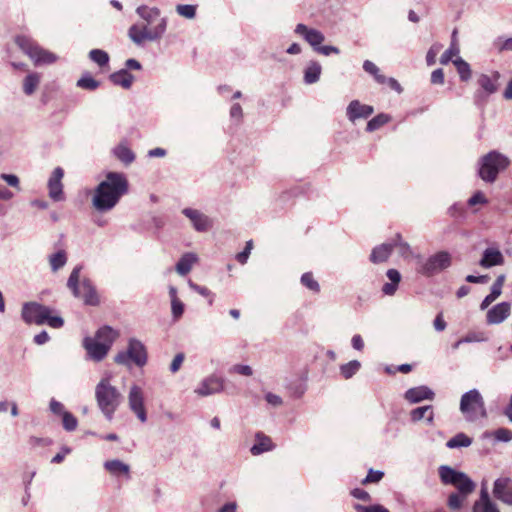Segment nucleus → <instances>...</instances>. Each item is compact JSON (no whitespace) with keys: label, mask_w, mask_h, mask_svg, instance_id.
<instances>
[{"label":"nucleus","mask_w":512,"mask_h":512,"mask_svg":"<svg viewBox=\"0 0 512 512\" xmlns=\"http://www.w3.org/2000/svg\"><path fill=\"white\" fill-rule=\"evenodd\" d=\"M128 190L129 183L123 173L108 172L105 179L94 190L92 206L98 212H108L118 204Z\"/></svg>","instance_id":"nucleus-1"},{"label":"nucleus","mask_w":512,"mask_h":512,"mask_svg":"<svg viewBox=\"0 0 512 512\" xmlns=\"http://www.w3.org/2000/svg\"><path fill=\"white\" fill-rule=\"evenodd\" d=\"M119 389L111 384L109 377H103L95 386V400L103 416L111 421L123 402Z\"/></svg>","instance_id":"nucleus-2"},{"label":"nucleus","mask_w":512,"mask_h":512,"mask_svg":"<svg viewBox=\"0 0 512 512\" xmlns=\"http://www.w3.org/2000/svg\"><path fill=\"white\" fill-rule=\"evenodd\" d=\"M51 308L37 302H26L22 306L21 317L26 324L43 325L58 329L64 325L60 316H52Z\"/></svg>","instance_id":"nucleus-3"},{"label":"nucleus","mask_w":512,"mask_h":512,"mask_svg":"<svg viewBox=\"0 0 512 512\" xmlns=\"http://www.w3.org/2000/svg\"><path fill=\"white\" fill-rule=\"evenodd\" d=\"M510 165L509 158L499 151L492 150L478 161V176L486 183H494L500 172Z\"/></svg>","instance_id":"nucleus-4"},{"label":"nucleus","mask_w":512,"mask_h":512,"mask_svg":"<svg viewBox=\"0 0 512 512\" xmlns=\"http://www.w3.org/2000/svg\"><path fill=\"white\" fill-rule=\"evenodd\" d=\"M81 270V265L73 268L67 281V287L71 290L74 297L83 299L86 305L97 306L99 304V297L92 281L89 278H84L81 284H79Z\"/></svg>","instance_id":"nucleus-5"},{"label":"nucleus","mask_w":512,"mask_h":512,"mask_svg":"<svg viewBox=\"0 0 512 512\" xmlns=\"http://www.w3.org/2000/svg\"><path fill=\"white\" fill-rule=\"evenodd\" d=\"M438 474L444 485L454 486L463 497H468L476 488V484L466 473L448 465H441Z\"/></svg>","instance_id":"nucleus-6"},{"label":"nucleus","mask_w":512,"mask_h":512,"mask_svg":"<svg viewBox=\"0 0 512 512\" xmlns=\"http://www.w3.org/2000/svg\"><path fill=\"white\" fill-rule=\"evenodd\" d=\"M167 29V19H161L156 25L147 23L133 24L128 30V36L137 46H142L145 41H158Z\"/></svg>","instance_id":"nucleus-7"},{"label":"nucleus","mask_w":512,"mask_h":512,"mask_svg":"<svg viewBox=\"0 0 512 512\" xmlns=\"http://www.w3.org/2000/svg\"><path fill=\"white\" fill-rule=\"evenodd\" d=\"M460 411L469 422L486 417L485 402L477 389L469 390L461 396Z\"/></svg>","instance_id":"nucleus-8"},{"label":"nucleus","mask_w":512,"mask_h":512,"mask_svg":"<svg viewBox=\"0 0 512 512\" xmlns=\"http://www.w3.org/2000/svg\"><path fill=\"white\" fill-rule=\"evenodd\" d=\"M15 43L34 62L36 66L52 64L57 60V56L54 53L45 50L28 36H17L15 38Z\"/></svg>","instance_id":"nucleus-9"},{"label":"nucleus","mask_w":512,"mask_h":512,"mask_svg":"<svg viewBox=\"0 0 512 512\" xmlns=\"http://www.w3.org/2000/svg\"><path fill=\"white\" fill-rule=\"evenodd\" d=\"M148 359L147 350L144 344L131 338L125 351H120L114 358L115 363L129 367L132 363L138 367L146 365Z\"/></svg>","instance_id":"nucleus-10"},{"label":"nucleus","mask_w":512,"mask_h":512,"mask_svg":"<svg viewBox=\"0 0 512 512\" xmlns=\"http://www.w3.org/2000/svg\"><path fill=\"white\" fill-rule=\"evenodd\" d=\"M499 79L500 73L498 71H493L491 74L482 73L477 76L476 82L479 88L473 95V101L477 107H483L489 97L498 91Z\"/></svg>","instance_id":"nucleus-11"},{"label":"nucleus","mask_w":512,"mask_h":512,"mask_svg":"<svg viewBox=\"0 0 512 512\" xmlns=\"http://www.w3.org/2000/svg\"><path fill=\"white\" fill-rule=\"evenodd\" d=\"M452 258L447 251H440L430 256L421 266L420 272L425 276H432L451 265Z\"/></svg>","instance_id":"nucleus-12"},{"label":"nucleus","mask_w":512,"mask_h":512,"mask_svg":"<svg viewBox=\"0 0 512 512\" xmlns=\"http://www.w3.org/2000/svg\"><path fill=\"white\" fill-rule=\"evenodd\" d=\"M128 405L130 410L137 418L145 423L147 421V413L144 406V393L141 387L132 385L128 393Z\"/></svg>","instance_id":"nucleus-13"},{"label":"nucleus","mask_w":512,"mask_h":512,"mask_svg":"<svg viewBox=\"0 0 512 512\" xmlns=\"http://www.w3.org/2000/svg\"><path fill=\"white\" fill-rule=\"evenodd\" d=\"M182 213L191 221L193 228L198 232H206L213 226V220L197 209L185 208Z\"/></svg>","instance_id":"nucleus-14"},{"label":"nucleus","mask_w":512,"mask_h":512,"mask_svg":"<svg viewBox=\"0 0 512 512\" xmlns=\"http://www.w3.org/2000/svg\"><path fill=\"white\" fill-rule=\"evenodd\" d=\"M223 389L224 380L213 374L203 379L194 392L201 397H206L220 393Z\"/></svg>","instance_id":"nucleus-15"},{"label":"nucleus","mask_w":512,"mask_h":512,"mask_svg":"<svg viewBox=\"0 0 512 512\" xmlns=\"http://www.w3.org/2000/svg\"><path fill=\"white\" fill-rule=\"evenodd\" d=\"M493 495L496 499L512 506V479L509 477H500L495 480Z\"/></svg>","instance_id":"nucleus-16"},{"label":"nucleus","mask_w":512,"mask_h":512,"mask_svg":"<svg viewBox=\"0 0 512 512\" xmlns=\"http://www.w3.org/2000/svg\"><path fill=\"white\" fill-rule=\"evenodd\" d=\"M294 32L302 36L305 41L312 46L315 52L316 48H319L325 40V36L321 31L314 28H308L302 23L296 25Z\"/></svg>","instance_id":"nucleus-17"},{"label":"nucleus","mask_w":512,"mask_h":512,"mask_svg":"<svg viewBox=\"0 0 512 512\" xmlns=\"http://www.w3.org/2000/svg\"><path fill=\"white\" fill-rule=\"evenodd\" d=\"M374 112V108L370 105L362 104L358 100H352L346 109V116L352 123L358 119H367Z\"/></svg>","instance_id":"nucleus-18"},{"label":"nucleus","mask_w":512,"mask_h":512,"mask_svg":"<svg viewBox=\"0 0 512 512\" xmlns=\"http://www.w3.org/2000/svg\"><path fill=\"white\" fill-rule=\"evenodd\" d=\"M64 171L61 167H56L48 181L49 196L54 201H61L63 197L62 178Z\"/></svg>","instance_id":"nucleus-19"},{"label":"nucleus","mask_w":512,"mask_h":512,"mask_svg":"<svg viewBox=\"0 0 512 512\" xmlns=\"http://www.w3.org/2000/svg\"><path fill=\"white\" fill-rule=\"evenodd\" d=\"M83 347L87 351V355L95 362L102 361L108 354L109 349L102 343H98L92 337H85L83 340Z\"/></svg>","instance_id":"nucleus-20"},{"label":"nucleus","mask_w":512,"mask_h":512,"mask_svg":"<svg viewBox=\"0 0 512 512\" xmlns=\"http://www.w3.org/2000/svg\"><path fill=\"white\" fill-rule=\"evenodd\" d=\"M404 398L411 404H417L424 400L432 401L435 398V393L428 386L421 385L408 389L404 394Z\"/></svg>","instance_id":"nucleus-21"},{"label":"nucleus","mask_w":512,"mask_h":512,"mask_svg":"<svg viewBox=\"0 0 512 512\" xmlns=\"http://www.w3.org/2000/svg\"><path fill=\"white\" fill-rule=\"evenodd\" d=\"M511 312V305L508 302H501L488 310L486 321L489 325L502 323Z\"/></svg>","instance_id":"nucleus-22"},{"label":"nucleus","mask_w":512,"mask_h":512,"mask_svg":"<svg viewBox=\"0 0 512 512\" xmlns=\"http://www.w3.org/2000/svg\"><path fill=\"white\" fill-rule=\"evenodd\" d=\"M504 263V256L497 248H487L483 251L482 258L479 265L483 268H491L493 266L502 265Z\"/></svg>","instance_id":"nucleus-23"},{"label":"nucleus","mask_w":512,"mask_h":512,"mask_svg":"<svg viewBox=\"0 0 512 512\" xmlns=\"http://www.w3.org/2000/svg\"><path fill=\"white\" fill-rule=\"evenodd\" d=\"M136 13L144 23L150 25H156L161 19H167L166 17H161V12L158 8L148 7L146 5L139 6L136 9Z\"/></svg>","instance_id":"nucleus-24"},{"label":"nucleus","mask_w":512,"mask_h":512,"mask_svg":"<svg viewBox=\"0 0 512 512\" xmlns=\"http://www.w3.org/2000/svg\"><path fill=\"white\" fill-rule=\"evenodd\" d=\"M273 449L274 445L269 436L265 435L263 432H257L255 434V443L250 449L252 455L257 456Z\"/></svg>","instance_id":"nucleus-25"},{"label":"nucleus","mask_w":512,"mask_h":512,"mask_svg":"<svg viewBox=\"0 0 512 512\" xmlns=\"http://www.w3.org/2000/svg\"><path fill=\"white\" fill-rule=\"evenodd\" d=\"M473 512H499L496 504L491 501L485 487H482L480 498L473 505Z\"/></svg>","instance_id":"nucleus-26"},{"label":"nucleus","mask_w":512,"mask_h":512,"mask_svg":"<svg viewBox=\"0 0 512 512\" xmlns=\"http://www.w3.org/2000/svg\"><path fill=\"white\" fill-rule=\"evenodd\" d=\"M118 336V331L114 330L110 326H103L97 330L93 339H95L98 343H102L110 350Z\"/></svg>","instance_id":"nucleus-27"},{"label":"nucleus","mask_w":512,"mask_h":512,"mask_svg":"<svg viewBox=\"0 0 512 512\" xmlns=\"http://www.w3.org/2000/svg\"><path fill=\"white\" fill-rule=\"evenodd\" d=\"M393 251L391 242L382 243L372 249L370 261L374 264L386 262Z\"/></svg>","instance_id":"nucleus-28"},{"label":"nucleus","mask_w":512,"mask_h":512,"mask_svg":"<svg viewBox=\"0 0 512 512\" xmlns=\"http://www.w3.org/2000/svg\"><path fill=\"white\" fill-rule=\"evenodd\" d=\"M104 468L113 476H125L127 479L130 478V466L121 460H107L104 463Z\"/></svg>","instance_id":"nucleus-29"},{"label":"nucleus","mask_w":512,"mask_h":512,"mask_svg":"<svg viewBox=\"0 0 512 512\" xmlns=\"http://www.w3.org/2000/svg\"><path fill=\"white\" fill-rule=\"evenodd\" d=\"M386 276L390 282L383 285L382 292L384 295L393 296L396 293L398 285L401 281V274L398 270L392 268L387 270Z\"/></svg>","instance_id":"nucleus-30"},{"label":"nucleus","mask_w":512,"mask_h":512,"mask_svg":"<svg viewBox=\"0 0 512 512\" xmlns=\"http://www.w3.org/2000/svg\"><path fill=\"white\" fill-rule=\"evenodd\" d=\"M113 155L125 166L132 164L136 158L135 153L123 142L113 148Z\"/></svg>","instance_id":"nucleus-31"},{"label":"nucleus","mask_w":512,"mask_h":512,"mask_svg":"<svg viewBox=\"0 0 512 512\" xmlns=\"http://www.w3.org/2000/svg\"><path fill=\"white\" fill-rule=\"evenodd\" d=\"M109 79L114 85L129 89L133 84L134 76L127 69H121L112 73Z\"/></svg>","instance_id":"nucleus-32"},{"label":"nucleus","mask_w":512,"mask_h":512,"mask_svg":"<svg viewBox=\"0 0 512 512\" xmlns=\"http://www.w3.org/2000/svg\"><path fill=\"white\" fill-rule=\"evenodd\" d=\"M322 72V66L317 61H310L304 69V82L308 85L319 81Z\"/></svg>","instance_id":"nucleus-33"},{"label":"nucleus","mask_w":512,"mask_h":512,"mask_svg":"<svg viewBox=\"0 0 512 512\" xmlns=\"http://www.w3.org/2000/svg\"><path fill=\"white\" fill-rule=\"evenodd\" d=\"M410 418L413 422H418L422 419H426L428 424H433L434 413L431 405L421 406L413 409L410 412Z\"/></svg>","instance_id":"nucleus-34"},{"label":"nucleus","mask_w":512,"mask_h":512,"mask_svg":"<svg viewBox=\"0 0 512 512\" xmlns=\"http://www.w3.org/2000/svg\"><path fill=\"white\" fill-rule=\"evenodd\" d=\"M197 262V256L194 253H185L182 255V257L179 259V261L176 264V271L179 275H186L188 274L194 263Z\"/></svg>","instance_id":"nucleus-35"},{"label":"nucleus","mask_w":512,"mask_h":512,"mask_svg":"<svg viewBox=\"0 0 512 512\" xmlns=\"http://www.w3.org/2000/svg\"><path fill=\"white\" fill-rule=\"evenodd\" d=\"M41 76L39 73H29L23 80V91L26 95H32L40 84Z\"/></svg>","instance_id":"nucleus-36"},{"label":"nucleus","mask_w":512,"mask_h":512,"mask_svg":"<svg viewBox=\"0 0 512 512\" xmlns=\"http://www.w3.org/2000/svg\"><path fill=\"white\" fill-rule=\"evenodd\" d=\"M471 444L472 438L467 436L465 433L460 432L447 441L446 447H448L449 449H456L462 447H469Z\"/></svg>","instance_id":"nucleus-37"},{"label":"nucleus","mask_w":512,"mask_h":512,"mask_svg":"<svg viewBox=\"0 0 512 512\" xmlns=\"http://www.w3.org/2000/svg\"><path fill=\"white\" fill-rule=\"evenodd\" d=\"M48 260H49L51 270L53 272H56L59 269H61L62 267H64L65 264L67 263L66 252L64 250H59L56 253L51 254L49 256Z\"/></svg>","instance_id":"nucleus-38"},{"label":"nucleus","mask_w":512,"mask_h":512,"mask_svg":"<svg viewBox=\"0 0 512 512\" xmlns=\"http://www.w3.org/2000/svg\"><path fill=\"white\" fill-rule=\"evenodd\" d=\"M361 368L358 360H351L348 363L340 365V374L344 379L352 378Z\"/></svg>","instance_id":"nucleus-39"},{"label":"nucleus","mask_w":512,"mask_h":512,"mask_svg":"<svg viewBox=\"0 0 512 512\" xmlns=\"http://www.w3.org/2000/svg\"><path fill=\"white\" fill-rule=\"evenodd\" d=\"M391 244H393V249H398V253L402 257H409L412 254L410 245L402 240V236L399 233L391 240Z\"/></svg>","instance_id":"nucleus-40"},{"label":"nucleus","mask_w":512,"mask_h":512,"mask_svg":"<svg viewBox=\"0 0 512 512\" xmlns=\"http://www.w3.org/2000/svg\"><path fill=\"white\" fill-rule=\"evenodd\" d=\"M456 66L459 77L462 81H468L471 78V68L468 62L458 57L453 61Z\"/></svg>","instance_id":"nucleus-41"},{"label":"nucleus","mask_w":512,"mask_h":512,"mask_svg":"<svg viewBox=\"0 0 512 512\" xmlns=\"http://www.w3.org/2000/svg\"><path fill=\"white\" fill-rule=\"evenodd\" d=\"M389 120H390V117L387 114H384V113L378 114L377 116H375L374 118H372L371 120L368 121L366 130L368 132H373V131L379 129L380 127H382L383 125H385L386 123H388Z\"/></svg>","instance_id":"nucleus-42"},{"label":"nucleus","mask_w":512,"mask_h":512,"mask_svg":"<svg viewBox=\"0 0 512 512\" xmlns=\"http://www.w3.org/2000/svg\"><path fill=\"white\" fill-rule=\"evenodd\" d=\"M89 58L98 64L100 67H103L109 62V55L107 52L101 49H92L89 52Z\"/></svg>","instance_id":"nucleus-43"},{"label":"nucleus","mask_w":512,"mask_h":512,"mask_svg":"<svg viewBox=\"0 0 512 512\" xmlns=\"http://www.w3.org/2000/svg\"><path fill=\"white\" fill-rule=\"evenodd\" d=\"M77 86L86 90H96L100 83L90 75H84L77 81Z\"/></svg>","instance_id":"nucleus-44"},{"label":"nucleus","mask_w":512,"mask_h":512,"mask_svg":"<svg viewBox=\"0 0 512 512\" xmlns=\"http://www.w3.org/2000/svg\"><path fill=\"white\" fill-rule=\"evenodd\" d=\"M466 498L458 492L451 493L448 497L447 505L451 510L458 511L461 509Z\"/></svg>","instance_id":"nucleus-45"},{"label":"nucleus","mask_w":512,"mask_h":512,"mask_svg":"<svg viewBox=\"0 0 512 512\" xmlns=\"http://www.w3.org/2000/svg\"><path fill=\"white\" fill-rule=\"evenodd\" d=\"M196 5L179 4L176 6V12L187 19H193L196 16Z\"/></svg>","instance_id":"nucleus-46"},{"label":"nucleus","mask_w":512,"mask_h":512,"mask_svg":"<svg viewBox=\"0 0 512 512\" xmlns=\"http://www.w3.org/2000/svg\"><path fill=\"white\" fill-rule=\"evenodd\" d=\"M301 283L315 293L320 291L319 283L313 278V275L310 272H306L301 276Z\"/></svg>","instance_id":"nucleus-47"},{"label":"nucleus","mask_w":512,"mask_h":512,"mask_svg":"<svg viewBox=\"0 0 512 512\" xmlns=\"http://www.w3.org/2000/svg\"><path fill=\"white\" fill-rule=\"evenodd\" d=\"M63 427L66 431H74L77 428L78 421L76 417L70 412H63L62 415Z\"/></svg>","instance_id":"nucleus-48"},{"label":"nucleus","mask_w":512,"mask_h":512,"mask_svg":"<svg viewBox=\"0 0 512 512\" xmlns=\"http://www.w3.org/2000/svg\"><path fill=\"white\" fill-rule=\"evenodd\" d=\"M501 291L497 290L494 287H491L490 293L483 299V301L480 304V309L485 310L489 307L491 303H493L500 295Z\"/></svg>","instance_id":"nucleus-49"},{"label":"nucleus","mask_w":512,"mask_h":512,"mask_svg":"<svg viewBox=\"0 0 512 512\" xmlns=\"http://www.w3.org/2000/svg\"><path fill=\"white\" fill-rule=\"evenodd\" d=\"M494 47L498 52L512 51V38L504 39L503 37H498L494 41Z\"/></svg>","instance_id":"nucleus-50"},{"label":"nucleus","mask_w":512,"mask_h":512,"mask_svg":"<svg viewBox=\"0 0 512 512\" xmlns=\"http://www.w3.org/2000/svg\"><path fill=\"white\" fill-rule=\"evenodd\" d=\"M384 477V472L370 469L367 476L362 480V484L378 483Z\"/></svg>","instance_id":"nucleus-51"},{"label":"nucleus","mask_w":512,"mask_h":512,"mask_svg":"<svg viewBox=\"0 0 512 512\" xmlns=\"http://www.w3.org/2000/svg\"><path fill=\"white\" fill-rule=\"evenodd\" d=\"M442 49V45L439 43L433 44L426 54V62L428 66H432L436 62V57L440 50Z\"/></svg>","instance_id":"nucleus-52"},{"label":"nucleus","mask_w":512,"mask_h":512,"mask_svg":"<svg viewBox=\"0 0 512 512\" xmlns=\"http://www.w3.org/2000/svg\"><path fill=\"white\" fill-rule=\"evenodd\" d=\"M354 508L357 512H390L387 508L380 504H375L371 506H364L361 504H355Z\"/></svg>","instance_id":"nucleus-53"},{"label":"nucleus","mask_w":512,"mask_h":512,"mask_svg":"<svg viewBox=\"0 0 512 512\" xmlns=\"http://www.w3.org/2000/svg\"><path fill=\"white\" fill-rule=\"evenodd\" d=\"M185 305L184 303L178 299L171 302V312L174 320H178L182 317L184 313Z\"/></svg>","instance_id":"nucleus-54"},{"label":"nucleus","mask_w":512,"mask_h":512,"mask_svg":"<svg viewBox=\"0 0 512 512\" xmlns=\"http://www.w3.org/2000/svg\"><path fill=\"white\" fill-rule=\"evenodd\" d=\"M230 373H236L243 376H252L253 369L249 365L235 364L229 369Z\"/></svg>","instance_id":"nucleus-55"},{"label":"nucleus","mask_w":512,"mask_h":512,"mask_svg":"<svg viewBox=\"0 0 512 512\" xmlns=\"http://www.w3.org/2000/svg\"><path fill=\"white\" fill-rule=\"evenodd\" d=\"M486 340L487 337L483 332H469L466 336L462 338V341H464L465 343L483 342Z\"/></svg>","instance_id":"nucleus-56"},{"label":"nucleus","mask_w":512,"mask_h":512,"mask_svg":"<svg viewBox=\"0 0 512 512\" xmlns=\"http://www.w3.org/2000/svg\"><path fill=\"white\" fill-rule=\"evenodd\" d=\"M497 441L509 442L512 440V431L507 428H499L494 432Z\"/></svg>","instance_id":"nucleus-57"},{"label":"nucleus","mask_w":512,"mask_h":512,"mask_svg":"<svg viewBox=\"0 0 512 512\" xmlns=\"http://www.w3.org/2000/svg\"><path fill=\"white\" fill-rule=\"evenodd\" d=\"M184 359H185V355L184 353H178L175 355V357L173 358L171 364H170V371L172 373H176L179 371V369L181 368L183 362H184Z\"/></svg>","instance_id":"nucleus-58"},{"label":"nucleus","mask_w":512,"mask_h":512,"mask_svg":"<svg viewBox=\"0 0 512 512\" xmlns=\"http://www.w3.org/2000/svg\"><path fill=\"white\" fill-rule=\"evenodd\" d=\"M459 50L457 48H454L453 46L447 49L440 57V63L443 65L448 64L453 56L458 54Z\"/></svg>","instance_id":"nucleus-59"},{"label":"nucleus","mask_w":512,"mask_h":512,"mask_svg":"<svg viewBox=\"0 0 512 512\" xmlns=\"http://www.w3.org/2000/svg\"><path fill=\"white\" fill-rule=\"evenodd\" d=\"M0 179L4 180L9 186L20 189L19 178L16 175L2 173Z\"/></svg>","instance_id":"nucleus-60"},{"label":"nucleus","mask_w":512,"mask_h":512,"mask_svg":"<svg viewBox=\"0 0 512 512\" xmlns=\"http://www.w3.org/2000/svg\"><path fill=\"white\" fill-rule=\"evenodd\" d=\"M316 52L319 53V54H322L324 56H329L331 54H339L340 53V50L338 47L336 46H332V45H324V46H321L319 48H316Z\"/></svg>","instance_id":"nucleus-61"},{"label":"nucleus","mask_w":512,"mask_h":512,"mask_svg":"<svg viewBox=\"0 0 512 512\" xmlns=\"http://www.w3.org/2000/svg\"><path fill=\"white\" fill-rule=\"evenodd\" d=\"M485 203H487V199L481 191H477L476 193H474L468 200V204L470 206Z\"/></svg>","instance_id":"nucleus-62"},{"label":"nucleus","mask_w":512,"mask_h":512,"mask_svg":"<svg viewBox=\"0 0 512 512\" xmlns=\"http://www.w3.org/2000/svg\"><path fill=\"white\" fill-rule=\"evenodd\" d=\"M188 285L192 290H194L195 292H197L198 294H200L204 297H209L212 295L211 291L208 288H206L204 286H200V285L192 282L191 280H189Z\"/></svg>","instance_id":"nucleus-63"},{"label":"nucleus","mask_w":512,"mask_h":512,"mask_svg":"<svg viewBox=\"0 0 512 512\" xmlns=\"http://www.w3.org/2000/svg\"><path fill=\"white\" fill-rule=\"evenodd\" d=\"M433 326L436 331L441 332L444 331L447 327V323L443 318L442 312L438 313L433 321Z\"/></svg>","instance_id":"nucleus-64"}]
</instances>
